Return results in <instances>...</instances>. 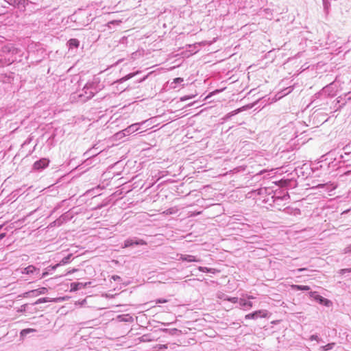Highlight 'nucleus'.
Here are the masks:
<instances>
[{"label":"nucleus","instance_id":"1","mask_svg":"<svg viewBox=\"0 0 351 351\" xmlns=\"http://www.w3.org/2000/svg\"><path fill=\"white\" fill-rule=\"evenodd\" d=\"M97 92L98 89L96 83L87 82L84 86L82 93L79 94V97L82 102H85L91 99Z\"/></svg>","mask_w":351,"mask_h":351},{"label":"nucleus","instance_id":"2","mask_svg":"<svg viewBox=\"0 0 351 351\" xmlns=\"http://www.w3.org/2000/svg\"><path fill=\"white\" fill-rule=\"evenodd\" d=\"M336 95V90L335 88L334 83H330L325 86L320 91L315 93L313 96L315 101L316 99L319 98L322 95L326 97H333Z\"/></svg>","mask_w":351,"mask_h":351},{"label":"nucleus","instance_id":"3","mask_svg":"<svg viewBox=\"0 0 351 351\" xmlns=\"http://www.w3.org/2000/svg\"><path fill=\"white\" fill-rule=\"evenodd\" d=\"M49 160L45 158H41L36 161L33 165V169L41 171L49 166Z\"/></svg>","mask_w":351,"mask_h":351},{"label":"nucleus","instance_id":"4","mask_svg":"<svg viewBox=\"0 0 351 351\" xmlns=\"http://www.w3.org/2000/svg\"><path fill=\"white\" fill-rule=\"evenodd\" d=\"M147 243L141 239H138L136 237H134L132 239H128L124 241L123 247H128L133 246L134 245H146Z\"/></svg>","mask_w":351,"mask_h":351},{"label":"nucleus","instance_id":"5","mask_svg":"<svg viewBox=\"0 0 351 351\" xmlns=\"http://www.w3.org/2000/svg\"><path fill=\"white\" fill-rule=\"evenodd\" d=\"M267 311L266 310H258L253 313H249L245 316V319H256L258 317H266Z\"/></svg>","mask_w":351,"mask_h":351},{"label":"nucleus","instance_id":"6","mask_svg":"<svg viewBox=\"0 0 351 351\" xmlns=\"http://www.w3.org/2000/svg\"><path fill=\"white\" fill-rule=\"evenodd\" d=\"M72 256V254H69V255H67L66 256L64 257L60 261L59 263L55 265H50L49 267H47V269L48 270H56L60 265H66L67 263H69L70 262V259Z\"/></svg>","mask_w":351,"mask_h":351},{"label":"nucleus","instance_id":"7","mask_svg":"<svg viewBox=\"0 0 351 351\" xmlns=\"http://www.w3.org/2000/svg\"><path fill=\"white\" fill-rule=\"evenodd\" d=\"M71 219H72V215L69 212H66V213L62 214L56 220H55V223H58V225L61 226L62 223L71 220Z\"/></svg>","mask_w":351,"mask_h":351},{"label":"nucleus","instance_id":"8","mask_svg":"<svg viewBox=\"0 0 351 351\" xmlns=\"http://www.w3.org/2000/svg\"><path fill=\"white\" fill-rule=\"evenodd\" d=\"M91 284L90 282H72L71 284V291H77L80 290L82 289H84L88 285H90Z\"/></svg>","mask_w":351,"mask_h":351},{"label":"nucleus","instance_id":"9","mask_svg":"<svg viewBox=\"0 0 351 351\" xmlns=\"http://www.w3.org/2000/svg\"><path fill=\"white\" fill-rule=\"evenodd\" d=\"M179 260L186 262H200V259L197 258L195 256L190 254H180Z\"/></svg>","mask_w":351,"mask_h":351},{"label":"nucleus","instance_id":"10","mask_svg":"<svg viewBox=\"0 0 351 351\" xmlns=\"http://www.w3.org/2000/svg\"><path fill=\"white\" fill-rule=\"evenodd\" d=\"M22 273L25 274H32L34 273H36V275L38 276L40 273V269L36 268L35 266L31 265L24 268Z\"/></svg>","mask_w":351,"mask_h":351},{"label":"nucleus","instance_id":"11","mask_svg":"<svg viewBox=\"0 0 351 351\" xmlns=\"http://www.w3.org/2000/svg\"><path fill=\"white\" fill-rule=\"evenodd\" d=\"M239 304L241 308H242L243 310H249L253 306V304L250 301H247L243 298L239 299Z\"/></svg>","mask_w":351,"mask_h":351},{"label":"nucleus","instance_id":"12","mask_svg":"<svg viewBox=\"0 0 351 351\" xmlns=\"http://www.w3.org/2000/svg\"><path fill=\"white\" fill-rule=\"evenodd\" d=\"M139 129V123H134L131 125L128 126L127 128H125L124 130H123V134H130L132 133H134V132L138 130Z\"/></svg>","mask_w":351,"mask_h":351},{"label":"nucleus","instance_id":"13","mask_svg":"<svg viewBox=\"0 0 351 351\" xmlns=\"http://www.w3.org/2000/svg\"><path fill=\"white\" fill-rule=\"evenodd\" d=\"M160 330L171 336H179L182 333L181 330L177 328H160Z\"/></svg>","mask_w":351,"mask_h":351},{"label":"nucleus","instance_id":"14","mask_svg":"<svg viewBox=\"0 0 351 351\" xmlns=\"http://www.w3.org/2000/svg\"><path fill=\"white\" fill-rule=\"evenodd\" d=\"M119 322H132L134 321L133 317L130 314L119 315L117 317Z\"/></svg>","mask_w":351,"mask_h":351},{"label":"nucleus","instance_id":"15","mask_svg":"<svg viewBox=\"0 0 351 351\" xmlns=\"http://www.w3.org/2000/svg\"><path fill=\"white\" fill-rule=\"evenodd\" d=\"M3 53H12L14 54L16 53V49H15L11 44L6 45L1 48V50Z\"/></svg>","mask_w":351,"mask_h":351},{"label":"nucleus","instance_id":"16","mask_svg":"<svg viewBox=\"0 0 351 351\" xmlns=\"http://www.w3.org/2000/svg\"><path fill=\"white\" fill-rule=\"evenodd\" d=\"M14 62V59L12 57L0 58V67L10 65Z\"/></svg>","mask_w":351,"mask_h":351},{"label":"nucleus","instance_id":"17","mask_svg":"<svg viewBox=\"0 0 351 351\" xmlns=\"http://www.w3.org/2000/svg\"><path fill=\"white\" fill-rule=\"evenodd\" d=\"M47 292V289L45 287L38 288L37 289L32 290L28 293L32 294L34 296H38L39 295L45 294Z\"/></svg>","mask_w":351,"mask_h":351},{"label":"nucleus","instance_id":"18","mask_svg":"<svg viewBox=\"0 0 351 351\" xmlns=\"http://www.w3.org/2000/svg\"><path fill=\"white\" fill-rule=\"evenodd\" d=\"M291 289L293 290H296V291H309L311 289L310 287H308V286L298 285H291Z\"/></svg>","mask_w":351,"mask_h":351},{"label":"nucleus","instance_id":"19","mask_svg":"<svg viewBox=\"0 0 351 351\" xmlns=\"http://www.w3.org/2000/svg\"><path fill=\"white\" fill-rule=\"evenodd\" d=\"M69 48H77L80 45V41L76 38H71L68 41Z\"/></svg>","mask_w":351,"mask_h":351},{"label":"nucleus","instance_id":"20","mask_svg":"<svg viewBox=\"0 0 351 351\" xmlns=\"http://www.w3.org/2000/svg\"><path fill=\"white\" fill-rule=\"evenodd\" d=\"M284 212L285 213H287V214L297 215V214H300V210L299 208H291V207H286L284 209Z\"/></svg>","mask_w":351,"mask_h":351},{"label":"nucleus","instance_id":"21","mask_svg":"<svg viewBox=\"0 0 351 351\" xmlns=\"http://www.w3.org/2000/svg\"><path fill=\"white\" fill-rule=\"evenodd\" d=\"M241 112V109L239 108V109H237V110H234L229 113H228L227 114H226L223 117V120L224 121L230 119L232 116L238 114L239 112Z\"/></svg>","mask_w":351,"mask_h":351},{"label":"nucleus","instance_id":"22","mask_svg":"<svg viewBox=\"0 0 351 351\" xmlns=\"http://www.w3.org/2000/svg\"><path fill=\"white\" fill-rule=\"evenodd\" d=\"M138 339L141 342H149L154 340V339L151 337V335L149 334L143 335L141 337H140Z\"/></svg>","mask_w":351,"mask_h":351},{"label":"nucleus","instance_id":"23","mask_svg":"<svg viewBox=\"0 0 351 351\" xmlns=\"http://www.w3.org/2000/svg\"><path fill=\"white\" fill-rule=\"evenodd\" d=\"M198 270L202 272L212 273V274H215V269L208 268L206 267H202V266L198 267Z\"/></svg>","mask_w":351,"mask_h":351},{"label":"nucleus","instance_id":"24","mask_svg":"<svg viewBox=\"0 0 351 351\" xmlns=\"http://www.w3.org/2000/svg\"><path fill=\"white\" fill-rule=\"evenodd\" d=\"M335 346V343H330L326 346H321L319 349L322 351H328V350H332Z\"/></svg>","mask_w":351,"mask_h":351},{"label":"nucleus","instance_id":"25","mask_svg":"<svg viewBox=\"0 0 351 351\" xmlns=\"http://www.w3.org/2000/svg\"><path fill=\"white\" fill-rule=\"evenodd\" d=\"M223 300L229 301V302H231L234 304L239 302V299L237 297H229L228 295H225L223 298Z\"/></svg>","mask_w":351,"mask_h":351},{"label":"nucleus","instance_id":"26","mask_svg":"<svg viewBox=\"0 0 351 351\" xmlns=\"http://www.w3.org/2000/svg\"><path fill=\"white\" fill-rule=\"evenodd\" d=\"M184 82V80L183 78L182 77H176L175 79H173V81L171 83V87L173 88H176V85H173V84H180V83H182Z\"/></svg>","mask_w":351,"mask_h":351},{"label":"nucleus","instance_id":"27","mask_svg":"<svg viewBox=\"0 0 351 351\" xmlns=\"http://www.w3.org/2000/svg\"><path fill=\"white\" fill-rule=\"evenodd\" d=\"M53 270L50 269V270H48L47 269V267L45 269V271L44 272H43L41 274H38V278L39 279H42V278H44L45 277H46L47 276H48L49 274H51V272Z\"/></svg>","mask_w":351,"mask_h":351},{"label":"nucleus","instance_id":"28","mask_svg":"<svg viewBox=\"0 0 351 351\" xmlns=\"http://www.w3.org/2000/svg\"><path fill=\"white\" fill-rule=\"evenodd\" d=\"M136 73H129L128 75H126L125 76H124L123 77H122L121 79H120V82H125L126 80H128L130 79H131L132 77H133L134 75H135Z\"/></svg>","mask_w":351,"mask_h":351},{"label":"nucleus","instance_id":"29","mask_svg":"<svg viewBox=\"0 0 351 351\" xmlns=\"http://www.w3.org/2000/svg\"><path fill=\"white\" fill-rule=\"evenodd\" d=\"M322 1H323L324 10L326 14H328V13L329 7H330V3L328 2V0H322Z\"/></svg>","mask_w":351,"mask_h":351},{"label":"nucleus","instance_id":"30","mask_svg":"<svg viewBox=\"0 0 351 351\" xmlns=\"http://www.w3.org/2000/svg\"><path fill=\"white\" fill-rule=\"evenodd\" d=\"M49 300L47 298H39L36 302L35 304H41V303H43V302H48Z\"/></svg>","mask_w":351,"mask_h":351},{"label":"nucleus","instance_id":"31","mask_svg":"<svg viewBox=\"0 0 351 351\" xmlns=\"http://www.w3.org/2000/svg\"><path fill=\"white\" fill-rule=\"evenodd\" d=\"M309 340L319 341L320 339L319 338V337L317 335H312L311 336H310Z\"/></svg>","mask_w":351,"mask_h":351},{"label":"nucleus","instance_id":"32","mask_svg":"<svg viewBox=\"0 0 351 351\" xmlns=\"http://www.w3.org/2000/svg\"><path fill=\"white\" fill-rule=\"evenodd\" d=\"M346 272L351 273V268L341 269L339 271L340 274H344Z\"/></svg>","mask_w":351,"mask_h":351},{"label":"nucleus","instance_id":"33","mask_svg":"<svg viewBox=\"0 0 351 351\" xmlns=\"http://www.w3.org/2000/svg\"><path fill=\"white\" fill-rule=\"evenodd\" d=\"M19 4H21L23 5V6H25V5L26 3H27V0H19V2H18Z\"/></svg>","mask_w":351,"mask_h":351},{"label":"nucleus","instance_id":"34","mask_svg":"<svg viewBox=\"0 0 351 351\" xmlns=\"http://www.w3.org/2000/svg\"><path fill=\"white\" fill-rule=\"evenodd\" d=\"M112 278L114 280V281H118L119 280H121V277L119 276H117V275H114L112 276Z\"/></svg>","mask_w":351,"mask_h":351},{"label":"nucleus","instance_id":"35","mask_svg":"<svg viewBox=\"0 0 351 351\" xmlns=\"http://www.w3.org/2000/svg\"><path fill=\"white\" fill-rule=\"evenodd\" d=\"M167 302V300H165V299H163V300L158 299V300H156V303H165Z\"/></svg>","mask_w":351,"mask_h":351},{"label":"nucleus","instance_id":"36","mask_svg":"<svg viewBox=\"0 0 351 351\" xmlns=\"http://www.w3.org/2000/svg\"><path fill=\"white\" fill-rule=\"evenodd\" d=\"M221 2L226 4H230L232 3V0H221Z\"/></svg>","mask_w":351,"mask_h":351},{"label":"nucleus","instance_id":"37","mask_svg":"<svg viewBox=\"0 0 351 351\" xmlns=\"http://www.w3.org/2000/svg\"><path fill=\"white\" fill-rule=\"evenodd\" d=\"M345 253H349L351 252V246H348L345 248L344 250Z\"/></svg>","mask_w":351,"mask_h":351},{"label":"nucleus","instance_id":"38","mask_svg":"<svg viewBox=\"0 0 351 351\" xmlns=\"http://www.w3.org/2000/svg\"><path fill=\"white\" fill-rule=\"evenodd\" d=\"M60 225H58V223H55V221L50 223V226H60Z\"/></svg>","mask_w":351,"mask_h":351},{"label":"nucleus","instance_id":"39","mask_svg":"<svg viewBox=\"0 0 351 351\" xmlns=\"http://www.w3.org/2000/svg\"><path fill=\"white\" fill-rule=\"evenodd\" d=\"M327 185H328L327 184H318L317 186V188H323V187H324L325 186H327Z\"/></svg>","mask_w":351,"mask_h":351},{"label":"nucleus","instance_id":"40","mask_svg":"<svg viewBox=\"0 0 351 351\" xmlns=\"http://www.w3.org/2000/svg\"><path fill=\"white\" fill-rule=\"evenodd\" d=\"M305 270H306V268H300V269H298L297 271H298V272H301V271H305Z\"/></svg>","mask_w":351,"mask_h":351},{"label":"nucleus","instance_id":"41","mask_svg":"<svg viewBox=\"0 0 351 351\" xmlns=\"http://www.w3.org/2000/svg\"><path fill=\"white\" fill-rule=\"evenodd\" d=\"M319 298L320 299L321 301L322 300H326V302H328L329 301L326 299H324V298H322V296H319L318 295Z\"/></svg>","mask_w":351,"mask_h":351},{"label":"nucleus","instance_id":"42","mask_svg":"<svg viewBox=\"0 0 351 351\" xmlns=\"http://www.w3.org/2000/svg\"><path fill=\"white\" fill-rule=\"evenodd\" d=\"M77 270V269H73L71 271H69L68 272V274L74 273V272H75Z\"/></svg>","mask_w":351,"mask_h":351},{"label":"nucleus","instance_id":"43","mask_svg":"<svg viewBox=\"0 0 351 351\" xmlns=\"http://www.w3.org/2000/svg\"><path fill=\"white\" fill-rule=\"evenodd\" d=\"M29 142H30V139H27V140L24 142L23 145L28 144V143H29Z\"/></svg>","mask_w":351,"mask_h":351},{"label":"nucleus","instance_id":"44","mask_svg":"<svg viewBox=\"0 0 351 351\" xmlns=\"http://www.w3.org/2000/svg\"><path fill=\"white\" fill-rule=\"evenodd\" d=\"M247 299H248V300H251V299H254V298H254V296H252V295H247Z\"/></svg>","mask_w":351,"mask_h":351},{"label":"nucleus","instance_id":"45","mask_svg":"<svg viewBox=\"0 0 351 351\" xmlns=\"http://www.w3.org/2000/svg\"><path fill=\"white\" fill-rule=\"evenodd\" d=\"M28 331H29L28 330H23L21 331V335H23L24 333H27V332H28Z\"/></svg>","mask_w":351,"mask_h":351},{"label":"nucleus","instance_id":"46","mask_svg":"<svg viewBox=\"0 0 351 351\" xmlns=\"http://www.w3.org/2000/svg\"><path fill=\"white\" fill-rule=\"evenodd\" d=\"M341 99H342V98H341V97H339L337 98V102H338V103H340Z\"/></svg>","mask_w":351,"mask_h":351},{"label":"nucleus","instance_id":"47","mask_svg":"<svg viewBox=\"0 0 351 351\" xmlns=\"http://www.w3.org/2000/svg\"><path fill=\"white\" fill-rule=\"evenodd\" d=\"M186 99H187L186 97H182V98H181V100H182V101H184V100H186Z\"/></svg>","mask_w":351,"mask_h":351},{"label":"nucleus","instance_id":"48","mask_svg":"<svg viewBox=\"0 0 351 351\" xmlns=\"http://www.w3.org/2000/svg\"><path fill=\"white\" fill-rule=\"evenodd\" d=\"M345 104H346V101L343 102V103L341 104V106H340V107H341L342 106H344Z\"/></svg>","mask_w":351,"mask_h":351},{"label":"nucleus","instance_id":"49","mask_svg":"<svg viewBox=\"0 0 351 351\" xmlns=\"http://www.w3.org/2000/svg\"><path fill=\"white\" fill-rule=\"evenodd\" d=\"M117 21H113L110 22V23H117Z\"/></svg>","mask_w":351,"mask_h":351},{"label":"nucleus","instance_id":"50","mask_svg":"<svg viewBox=\"0 0 351 351\" xmlns=\"http://www.w3.org/2000/svg\"><path fill=\"white\" fill-rule=\"evenodd\" d=\"M167 213H171V214L172 213V212H171V210H167Z\"/></svg>","mask_w":351,"mask_h":351},{"label":"nucleus","instance_id":"51","mask_svg":"<svg viewBox=\"0 0 351 351\" xmlns=\"http://www.w3.org/2000/svg\"><path fill=\"white\" fill-rule=\"evenodd\" d=\"M162 324H163V325H168V324H169V323H167V324H166V323H162Z\"/></svg>","mask_w":351,"mask_h":351},{"label":"nucleus","instance_id":"52","mask_svg":"<svg viewBox=\"0 0 351 351\" xmlns=\"http://www.w3.org/2000/svg\"><path fill=\"white\" fill-rule=\"evenodd\" d=\"M2 237H3V235L1 234L0 235V238H2Z\"/></svg>","mask_w":351,"mask_h":351}]
</instances>
